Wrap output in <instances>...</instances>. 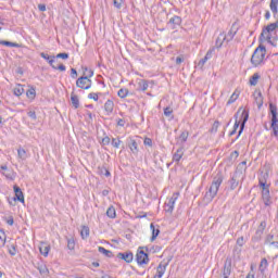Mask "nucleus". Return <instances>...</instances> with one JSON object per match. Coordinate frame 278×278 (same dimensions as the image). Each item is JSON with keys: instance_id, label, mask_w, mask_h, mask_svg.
Returning <instances> with one entry per match:
<instances>
[{"instance_id": "obj_28", "label": "nucleus", "mask_w": 278, "mask_h": 278, "mask_svg": "<svg viewBox=\"0 0 278 278\" xmlns=\"http://www.w3.org/2000/svg\"><path fill=\"white\" fill-rule=\"evenodd\" d=\"M150 229H152L151 242H154V240L160 236V228H155V225L151 224Z\"/></svg>"}, {"instance_id": "obj_31", "label": "nucleus", "mask_w": 278, "mask_h": 278, "mask_svg": "<svg viewBox=\"0 0 278 278\" xmlns=\"http://www.w3.org/2000/svg\"><path fill=\"white\" fill-rule=\"evenodd\" d=\"M80 236L83 240H86L90 236V228L88 226H83L80 230Z\"/></svg>"}, {"instance_id": "obj_32", "label": "nucleus", "mask_w": 278, "mask_h": 278, "mask_svg": "<svg viewBox=\"0 0 278 278\" xmlns=\"http://www.w3.org/2000/svg\"><path fill=\"white\" fill-rule=\"evenodd\" d=\"M98 251H99V253H102V255H105V257H114V254L112 253V251L106 250L103 247H99Z\"/></svg>"}, {"instance_id": "obj_4", "label": "nucleus", "mask_w": 278, "mask_h": 278, "mask_svg": "<svg viewBox=\"0 0 278 278\" xmlns=\"http://www.w3.org/2000/svg\"><path fill=\"white\" fill-rule=\"evenodd\" d=\"M247 121H249V111L243 110L240 121L236 119L233 125L235 131H238V127H240L237 138H240V136H242V132L244 131V126L247 125Z\"/></svg>"}, {"instance_id": "obj_57", "label": "nucleus", "mask_w": 278, "mask_h": 278, "mask_svg": "<svg viewBox=\"0 0 278 278\" xmlns=\"http://www.w3.org/2000/svg\"><path fill=\"white\" fill-rule=\"evenodd\" d=\"M40 58H42L43 60H47L48 63H49L50 60H53V59L55 60V56H52V58H51L49 54H47V53H45V52H41V53H40Z\"/></svg>"}, {"instance_id": "obj_37", "label": "nucleus", "mask_w": 278, "mask_h": 278, "mask_svg": "<svg viewBox=\"0 0 278 278\" xmlns=\"http://www.w3.org/2000/svg\"><path fill=\"white\" fill-rule=\"evenodd\" d=\"M17 157L24 161L27 160V151H25L23 148L17 149Z\"/></svg>"}, {"instance_id": "obj_8", "label": "nucleus", "mask_w": 278, "mask_h": 278, "mask_svg": "<svg viewBox=\"0 0 278 278\" xmlns=\"http://www.w3.org/2000/svg\"><path fill=\"white\" fill-rule=\"evenodd\" d=\"M0 173L5 176L7 179H10V181H14L16 178V173H14L13 169L8 168V165H1Z\"/></svg>"}, {"instance_id": "obj_10", "label": "nucleus", "mask_w": 278, "mask_h": 278, "mask_svg": "<svg viewBox=\"0 0 278 278\" xmlns=\"http://www.w3.org/2000/svg\"><path fill=\"white\" fill-rule=\"evenodd\" d=\"M127 146H128V149H130L132 155H138V153H140V149L138 148V141L136 139L128 138Z\"/></svg>"}, {"instance_id": "obj_27", "label": "nucleus", "mask_w": 278, "mask_h": 278, "mask_svg": "<svg viewBox=\"0 0 278 278\" xmlns=\"http://www.w3.org/2000/svg\"><path fill=\"white\" fill-rule=\"evenodd\" d=\"M269 8L274 16H277L278 13V0H270Z\"/></svg>"}, {"instance_id": "obj_48", "label": "nucleus", "mask_w": 278, "mask_h": 278, "mask_svg": "<svg viewBox=\"0 0 278 278\" xmlns=\"http://www.w3.org/2000/svg\"><path fill=\"white\" fill-rule=\"evenodd\" d=\"M100 175H104V177H111V173L106 167H101L100 168Z\"/></svg>"}, {"instance_id": "obj_34", "label": "nucleus", "mask_w": 278, "mask_h": 278, "mask_svg": "<svg viewBox=\"0 0 278 278\" xmlns=\"http://www.w3.org/2000/svg\"><path fill=\"white\" fill-rule=\"evenodd\" d=\"M267 268H268V260L262 258L260 266H258V270L261 273H264Z\"/></svg>"}, {"instance_id": "obj_5", "label": "nucleus", "mask_w": 278, "mask_h": 278, "mask_svg": "<svg viewBox=\"0 0 278 278\" xmlns=\"http://www.w3.org/2000/svg\"><path fill=\"white\" fill-rule=\"evenodd\" d=\"M231 277V257H227L224 262V266L220 270L218 278Z\"/></svg>"}, {"instance_id": "obj_50", "label": "nucleus", "mask_w": 278, "mask_h": 278, "mask_svg": "<svg viewBox=\"0 0 278 278\" xmlns=\"http://www.w3.org/2000/svg\"><path fill=\"white\" fill-rule=\"evenodd\" d=\"M3 220L7 222V225H10V227H12V225H14V216H9V217H3Z\"/></svg>"}, {"instance_id": "obj_38", "label": "nucleus", "mask_w": 278, "mask_h": 278, "mask_svg": "<svg viewBox=\"0 0 278 278\" xmlns=\"http://www.w3.org/2000/svg\"><path fill=\"white\" fill-rule=\"evenodd\" d=\"M127 94H129V89L127 88H122L117 92V97H119V99H125Z\"/></svg>"}, {"instance_id": "obj_14", "label": "nucleus", "mask_w": 278, "mask_h": 278, "mask_svg": "<svg viewBox=\"0 0 278 278\" xmlns=\"http://www.w3.org/2000/svg\"><path fill=\"white\" fill-rule=\"evenodd\" d=\"M13 190L15 192L14 201H20V203H25V194H23V190H21V187L14 186Z\"/></svg>"}, {"instance_id": "obj_13", "label": "nucleus", "mask_w": 278, "mask_h": 278, "mask_svg": "<svg viewBox=\"0 0 278 278\" xmlns=\"http://www.w3.org/2000/svg\"><path fill=\"white\" fill-rule=\"evenodd\" d=\"M262 199L266 207H270V205H273V201L270 200V189L262 190Z\"/></svg>"}, {"instance_id": "obj_40", "label": "nucleus", "mask_w": 278, "mask_h": 278, "mask_svg": "<svg viewBox=\"0 0 278 278\" xmlns=\"http://www.w3.org/2000/svg\"><path fill=\"white\" fill-rule=\"evenodd\" d=\"M262 236H264V232L256 230L255 235L252 237V242H260V240H262Z\"/></svg>"}, {"instance_id": "obj_41", "label": "nucleus", "mask_w": 278, "mask_h": 278, "mask_svg": "<svg viewBox=\"0 0 278 278\" xmlns=\"http://www.w3.org/2000/svg\"><path fill=\"white\" fill-rule=\"evenodd\" d=\"M223 42H226V40L223 39V34H220L215 41L216 49H220V47H223Z\"/></svg>"}, {"instance_id": "obj_20", "label": "nucleus", "mask_w": 278, "mask_h": 278, "mask_svg": "<svg viewBox=\"0 0 278 278\" xmlns=\"http://www.w3.org/2000/svg\"><path fill=\"white\" fill-rule=\"evenodd\" d=\"M104 112H106L108 116H110V114H112V112H114V101L108 100L104 103Z\"/></svg>"}, {"instance_id": "obj_24", "label": "nucleus", "mask_w": 278, "mask_h": 278, "mask_svg": "<svg viewBox=\"0 0 278 278\" xmlns=\"http://www.w3.org/2000/svg\"><path fill=\"white\" fill-rule=\"evenodd\" d=\"M71 101H72V105L75 110L79 109V97L77 94H75V92H72Z\"/></svg>"}, {"instance_id": "obj_46", "label": "nucleus", "mask_w": 278, "mask_h": 278, "mask_svg": "<svg viewBox=\"0 0 278 278\" xmlns=\"http://www.w3.org/2000/svg\"><path fill=\"white\" fill-rule=\"evenodd\" d=\"M67 249L70 251H74L75 250V239H73V238L67 239Z\"/></svg>"}, {"instance_id": "obj_55", "label": "nucleus", "mask_w": 278, "mask_h": 278, "mask_svg": "<svg viewBox=\"0 0 278 278\" xmlns=\"http://www.w3.org/2000/svg\"><path fill=\"white\" fill-rule=\"evenodd\" d=\"M113 5H114V8H116L117 10H121V8H123V0H114V1H113Z\"/></svg>"}, {"instance_id": "obj_36", "label": "nucleus", "mask_w": 278, "mask_h": 278, "mask_svg": "<svg viewBox=\"0 0 278 278\" xmlns=\"http://www.w3.org/2000/svg\"><path fill=\"white\" fill-rule=\"evenodd\" d=\"M106 216L109 218H116V208H114V206H110L108 210H106Z\"/></svg>"}, {"instance_id": "obj_42", "label": "nucleus", "mask_w": 278, "mask_h": 278, "mask_svg": "<svg viewBox=\"0 0 278 278\" xmlns=\"http://www.w3.org/2000/svg\"><path fill=\"white\" fill-rule=\"evenodd\" d=\"M220 127V122L215 121L212 128L210 129L211 134H216L218 131V128Z\"/></svg>"}, {"instance_id": "obj_39", "label": "nucleus", "mask_w": 278, "mask_h": 278, "mask_svg": "<svg viewBox=\"0 0 278 278\" xmlns=\"http://www.w3.org/2000/svg\"><path fill=\"white\" fill-rule=\"evenodd\" d=\"M26 97L31 100L36 99V88L31 87L30 89H28L26 91Z\"/></svg>"}, {"instance_id": "obj_64", "label": "nucleus", "mask_w": 278, "mask_h": 278, "mask_svg": "<svg viewBox=\"0 0 278 278\" xmlns=\"http://www.w3.org/2000/svg\"><path fill=\"white\" fill-rule=\"evenodd\" d=\"M238 247H244V237H239L237 239Z\"/></svg>"}, {"instance_id": "obj_16", "label": "nucleus", "mask_w": 278, "mask_h": 278, "mask_svg": "<svg viewBox=\"0 0 278 278\" xmlns=\"http://www.w3.org/2000/svg\"><path fill=\"white\" fill-rule=\"evenodd\" d=\"M168 267V263L161 262L159 266L156 267V274L157 277L162 278L164 277V274L166 273V268Z\"/></svg>"}, {"instance_id": "obj_7", "label": "nucleus", "mask_w": 278, "mask_h": 278, "mask_svg": "<svg viewBox=\"0 0 278 278\" xmlns=\"http://www.w3.org/2000/svg\"><path fill=\"white\" fill-rule=\"evenodd\" d=\"M179 199V192H174L172 198H169L168 202L165 203V212L168 214H173V210H175V203Z\"/></svg>"}, {"instance_id": "obj_3", "label": "nucleus", "mask_w": 278, "mask_h": 278, "mask_svg": "<svg viewBox=\"0 0 278 278\" xmlns=\"http://www.w3.org/2000/svg\"><path fill=\"white\" fill-rule=\"evenodd\" d=\"M94 75V72L92 70L89 71V74L87 76H81L76 80L77 88H81V90H90L92 88V80L90 77Z\"/></svg>"}, {"instance_id": "obj_1", "label": "nucleus", "mask_w": 278, "mask_h": 278, "mask_svg": "<svg viewBox=\"0 0 278 278\" xmlns=\"http://www.w3.org/2000/svg\"><path fill=\"white\" fill-rule=\"evenodd\" d=\"M224 179H225V176H223V172H218L213 177L212 184L204 195V201H206V203H212V201H214V199L216 198V194H218V190L223 185Z\"/></svg>"}, {"instance_id": "obj_61", "label": "nucleus", "mask_w": 278, "mask_h": 278, "mask_svg": "<svg viewBox=\"0 0 278 278\" xmlns=\"http://www.w3.org/2000/svg\"><path fill=\"white\" fill-rule=\"evenodd\" d=\"M56 58L61 59V60H68V53H66V52L59 53V54H56Z\"/></svg>"}, {"instance_id": "obj_43", "label": "nucleus", "mask_w": 278, "mask_h": 278, "mask_svg": "<svg viewBox=\"0 0 278 278\" xmlns=\"http://www.w3.org/2000/svg\"><path fill=\"white\" fill-rule=\"evenodd\" d=\"M0 45H2L3 47H18V43L16 42H11V41H5V40H0Z\"/></svg>"}, {"instance_id": "obj_56", "label": "nucleus", "mask_w": 278, "mask_h": 278, "mask_svg": "<svg viewBox=\"0 0 278 278\" xmlns=\"http://www.w3.org/2000/svg\"><path fill=\"white\" fill-rule=\"evenodd\" d=\"M258 186L262 188V190H269V186L266 185V181L260 179Z\"/></svg>"}, {"instance_id": "obj_18", "label": "nucleus", "mask_w": 278, "mask_h": 278, "mask_svg": "<svg viewBox=\"0 0 278 278\" xmlns=\"http://www.w3.org/2000/svg\"><path fill=\"white\" fill-rule=\"evenodd\" d=\"M39 251L43 257H48L49 251H51V245L47 244L46 242H41L39 245Z\"/></svg>"}, {"instance_id": "obj_52", "label": "nucleus", "mask_w": 278, "mask_h": 278, "mask_svg": "<svg viewBox=\"0 0 278 278\" xmlns=\"http://www.w3.org/2000/svg\"><path fill=\"white\" fill-rule=\"evenodd\" d=\"M110 142H112V139H110L109 136H105L104 138H102L101 144H102V147H108V144H110Z\"/></svg>"}, {"instance_id": "obj_62", "label": "nucleus", "mask_w": 278, "mask_h": 278, "mask_svg": "<svg viewBox=\"0 0 278 278\" xmlns=\"http://www.w3.org/2000/svg\"><path fill=\"white\" fill-rule=\"evenodd\" d=\"M9 253L12 256L16 255V245L12 244L11 248L9 249Z\"/></svg>"}, {"instance_id": "obj_11", "label": "nucleus", "mask_w": 278, "mask_h": 278, "mask_svg": "<svg viewBox=\"0 0 278 278\" xmlns=\"http://www.w3.org/2000/svg\"><path fill=\"white\" fill-rule=\"evenodd\" d=\"M182 20L179 15H174L167 23V25L170 27V29H177L181 26Z\"/></svg>"}, {"instance_id": "obj_12", "label": "nucleus", "mask_w": 278, "mask_h": 278, "mask_svg": "<svg viewBox=\"0 0 278 278\" xmlns=\"http://www.w3.org/2000/svg\"><path fill=\"white\" fill-rule=\"evenodd\" d=\"M254 97V103H256L258 110H262V106L264 105V96L262 94L261 90H255L253 93Z\"/></svg>"}, {"instance_id": "obj_58", "label": "nucleus", "mask_w": 278, "mask_h": 278, "mask_svg": "<svg viewBox=\"0 0 278 278\" xmlns=\"http://www.w3.org/2000/svg\"><path fill=\"white\" fill-rule=\"evenodd\" d=\"M88 99H92L93 101H99V94L97 92H91L88 94Z\"/></svg>"}, {"instance_id": "obj_30", "label": "nucleus", "mask_w": 278, "mask_h": 278, "mask_svg": "<svg viewBox=\"0 0 278 278\" xmlns=\"http://www.w3.org/2000/svg\"><path fill=\"white\" fill-rule=\"evenodd\" d=\"M229 184H230V190H236V188H238L239 186V181H238V176L233 175L231 177V179L229 180Z\"/></svg>"}, {"instance_id": "obj_44", "label": "nucleus", "mask_w": 278, "mask_h": 278, "mask_svg": "<svg viewBox=\"0 0 278 278\" xmlns=\"http://www.w3.org/2000/svg\"><path fill=\"white\" fill-rule=\"evenodd\" d=\"M238 97H240V94L233 92V93L230 96V98H229V100H228V102H227V105H231V103H236V101L238 100Z\"/></svg>"}, {"instance_id": "obj_45", "label": "nucleus", "mask_w": 278, "mask_h": 278, "mask_svg": "<svg viewBox=\"0 0 278 278\" xmlns=\"http://www.w3.org/2000/svg\"><path fill=\"white\" fill-rule=\"evenodd\" d=\"M37 268L40 275H49V269L47 268V265H39Z\"/></svg>"}, {"instance_id": "obj_49", "label": "nucleus", "mask_w": 278, "mask_h": 278, "mask_svg": "<svg viewBox=\"0 0 278 278\" xmlns=\"http://www.w3.org/2000/svg\"><path fill=\"white\" fill-rule=\"evenodd\" d=\"M2 236H0V249H2V247H5V231L0 230Z\"/></svg>"}, {"instance_id": "obj_25", "label": "nucleus", "mask_w": 278, "mask_h": 278, "mask_svg": "<svg viewBox=\"0 0 278 278\" xmlns=\"http://www.w3.org/2000/svg\"><path fill=\"white\" fill-rule=\"evenodd\" d=\"M233 36H236V30L231 28L227 35L223 34V40H226V42H231V40H233Z\"/></svg>"}, {"instance_id": "obj_59", "label": "nucleus", "mask_w": 278, "mask_h": 278, "mask_svg": "<svg viewBox=\"0 0 278 278\" xmlns=\"http://www.w3.org/2000/svg\"><path fill=\"white\" fill-rule=\"evenodd\" d=\"M164 115L165 116H172L173 115V109L170 106H167L164 109Z\"/></svg>"}, {"instance_id": "obj_9", "label": "nucleus", "mask_w": 278, "mask_h": 278, "mask_svg": "<svg viewBox=\"0 0 278 278\" xmlns=\"http://www.w3.org/2000/svg\"><path fill=\"white\" fill-rule=\"evenodd\" d=\"M215 51H216V47L210 48L208 51L206 52L205 56L199 61L198 66H200V68H203V66H205L207 60H212V56L214 55Z\"/></svg>"}, {"instance_id": "obj_51", "label": "nucleus", "mask_w": 278, "mask_h": 278, "mask_svg": "<svg viewBox=\"0 0 278 278\" xmlns=\"http://www.w3.org/2000/svg\"><path fill=\"white\" fill-rule=\"evenodd\" d=\"M161 251H162V247L160 245L150 247V253H160Z\"/></svg>"}, {"instance_id": "obj_26", "label": "nucleus", "mask_w": 278, "mask_h": 278, "mask_svg": "<svg viewBox=\"0 0 278 278\" xmlns=\"http://www.w3.org/2000/svg\"><path fill=\"white\" fill-rule=\"evenodd\" d=\"M269 112L271 114V121H278L277 105H275L274 103H269Z\"/></svg>"}, {"instance_id": "obj_35", "label": "nucleus", "mask_w": 278, "mask_h": 278, "mask_svg": "<svg viewBox=\"0 0 278 278\" xmlns=\"http://www.w3.org/2000/svg\"><path fill=\"white\" fill-rule=\"evenodd\" d=\"M188 136H190V132L188 130H184L178 140H180L181 144H184L185 142H188Z\"/></svg>"}, {"instance_id": "obj_6", "label": "nucleus", "mask_w": 278, "mask_h": 278, "mask_svg": "<svg viewBox=\"0 0 278 278\" xmlns=\"http://www.w3.org/2000/svg\"><path fill=\"white\" fill-rule=\"evenodd\" d=\"M136 262L139 266L149 264V253L144 252V250H138L136 254Z\"/></svg>"}, {"instance_id": "obj_53", "label": "nucleus", "mask_w": 278, "mask_h": 278, "mask_svg": "<svg viewBox=\"0 0 278 278\" xmlns=\"http://www.w3.org/2000/svg\"><path fill=\"white\" fill-rule=\"evenodd\" d=\"M266 229V220L261 222V224L258 225L256 231H261L264 233V230Z\"/></svg>"}, {"instance_id": "obj_47", "label": "nucleus", "mask_w": 278, "mask_h": 278, "mask_svg": "<svg viewBox=\"0 0 278 278\" xmlns=\"http://www.w3.org/2000/svg\"><path fill=\"white\" fill-rule=\"evenodd\" d=\"M121 142H123L121 139L113 138L111 144L114 147V149H118V147H121Z\"/></svg>"}, {"instance_id": "obj_2", "label": "nucleus", "mask_w": 278, "mask_h": 278, "mask_svg": "<svg viewBox=\"0 0 278 278\" xmlns=\"http://www.w3.org/2000/svg\"><path fill=\"white\" fill-rule=\"evenodd\" d=\"M250 62L254 66V68H257L258 66H264V64H266V47L260 45L254 50Z\"/></svg>"}, {"instance_id": "obj_17", "label": "nucleus", "mask_w": 278, "mask_h": 278, "mask_svg": "<svg viewBox=\"0 0 278 278\" xmlns=\"http://www.w3.org/2000/svg\"><path fill=\"white\" fill-rule=\"evenodd\" d=\"M184 157V147H180L177 149V151L173 155V162L176 164H179L181 162V159Z\"/></svg>"}, {"instance_id": "obj_19", "label": "nucleus", "mask_w": 278, "mask_h": 278, "mask_svg": "<svg viewBox=\"0 0 278 278\" xmlns=\"http://www.w3.org/2000/svg\"><path fill=\"white\" fill-rule=\"evenodd\" d=\"M265 244H269V247L278 249V241H275V235H267L265 238Z\"/></svg>"}, {"instance_id": "obj_54", "label": "nucleus", "mask_w": 278, "mask_h": 278, "mask_svg": "<svg viewBox=\"0 0 278 278\" xmlns=\"http://www.w3.org/2000/svg\"><path fill=\"white\" fill-rule=\"evenodd\" d=\"M144 147H153V140L149 137H146L143 140Z\"/></svg>"}, {"instance_id": "obj_63", "label": "nucleus", "mask_w": 278, "mask_h": 278, "mask_svg": "<svg viewBox=\"0 0 278 278\" xmlns=\"http://www.w3.org/2000/svg\"><path fill=\"white\" fill-rule=\"evenodd\" d=\"M27 116H28L29 118H31L33 121H36V118H37V116H36V111H29V112L27 113Z\"/></svg>"}, {"instance_id": "obj_60", "label": "nucleus", "mask_w": 278, "mask_h": 278, "mask_svg": "<svg viewBox=\"0 0 278 278\" xmlns=\"http://www.w3.org/2000/svg\"><path fill=\"white\" fill-rule=\"evenodd\" d=\"M23 88L22 87H17L14 89V94L15 97H21V94H23Z\"/></svg>"}, {"instance_id": "obj_29", "label": "nucleus", "mask_w": 278, "mask_h": 278, "mask_svg": "<svg viewBox=\"0 0 278 278\" xmlns=\"http://www.w3.org/2000/svg\"><path fill=\"white\" fill-rule=\"evenodd\" d=\"M270 127L273 129V136H275V138H278V119H271Z\"/></svg>"}, {"instance_id": "obj_22", "label": "nucleus", "mask_w": 278, "mask_h": 278, "mask_svg": "<svg viewBox=\"0 0 278 278\" xmlns=\"http://www.w3.org/2000/svg\"><path fill=\"white\" fill-rule=\"evenodd\" d=\"M261 77H262V76L260 75V73H254V74L250 77V79H249L250 86H256V85L258 84Z\"/></svg>"}, {"instance_id": "obj_23", "label": "nucleus", "mask_w": 278, "mask_h": 278, "mask_svg": "<svg viewBox=\"0 0 278 278\" xmlns=\"http://www.w3.org/2000/svg\"><path fill=\"white\" fill-rule=\"evenodd\" d=\"M148 89H149V81L144 79L139 80L137 90L144 92Z\"/></svg>"}, {"instance_id": "obj_15", "label": "nucleus", "mask_w": 278, "mask_h": 278, "mask_svg": "<svg viewBox=\"0 0 278 278\" xmlns=\"http://www.w3.org/2000/svg\"><path fill=\"white\" fill-rule=\"evenodd\" d=\"M117 257L118 260H124L127 264H131V262H134V253L131 252H119Z\"/></svg>"}, {"instance_id": "obj_21", "label": "nucleus", "mask_w": 278, "mask_h": 278, "mask_svg": "<svg viewBox=\"0 0 278 278\" xmlns=\"http://www.w3.org/2000/svg\"><path fill=\"white\" fill-rule=\"evenodd\" d=\"M49 64L50 66H52V68H54V71H61V72L66 71V65L64 64L55 65V59L50 60Z\"/></svg>"}, {"instance_id": "obj_33", "label": "nucleus", "mask_w": 278, "mask_h": 278, "mask_svg": "<svg viewBox=\"0 0 278 278\" xmlns=\"http://www.w3.org/2000/svg\"><path fill=\"white\" fill-rule=\"evenodd\" d=\"M270 34H271L270 31L267 33V29L264 28L262 34H261V38H263L264 40H267V42L271 43L273 41H271V35Z\"/></svg>"}]
</instances>
